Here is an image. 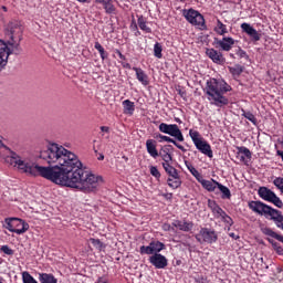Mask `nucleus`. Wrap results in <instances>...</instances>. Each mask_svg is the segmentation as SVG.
<instances>
[{"mask_svg": "<svg viewBox=\"0 0 283 283\" xmlns=\"http://www.w3.org/2000/svg\"><path fill=\"white\" fill-rule=\"evenodd\" d=\"M160 251H165V243L160 241H151L148 245L139 248L140 255H150L148 261L155 269H166L169 261L167 256L160 254Z\"/></svg>", "mask_w": 283, "mask_h": 283, "instance_id": "4", "label": "nucleus"}, {"mask_svg": "<svg viewBox=\"0 0 283 283\" xmlns=\"http://www.w3.org/2000/svg\"><path fill=\"white\" fill-rule=\"evenodd\" d=\"M195 178L196 180H198L199 182L203 179L202 178V175L200 174V171H198V169H191V172H190Z\"/></svg>", "mask_w": 283, "mask_h": 283, "instance_id": "39", "label": "nucleus"}, {"mask_svg": "<svg viewBox=\"0 0 283 283\" xmlns=\"http://www.w3.org/2000/svg\"><path fill=\"white\" fill-rule=\"evenodd\" d=\"M187 169L190 171L191 174V169H196V167H193L191 164L187 165Z\"/></svg>", "mask_w": 283, "mask_h": 283, "instance_id": "47", "label": "nucleus"}, {"mask_svg": "<svg viewBox=\"0 0 283 283\" xmlns=\"http://www.w3.org/2000/svg\"><path fill=\"white\" fill-rule=\"evenodd\" d=\"M163 168L165 169L166 174L169 176V178H176L180 176L178 174V169H176L171 164H163Z\"/></svg>", "mask_w": 283, "mask_h": 283, "instance_id": "24", "label": "nucleus"}, {"mask_svg": "<svg viewBox=\"0 0 283 283\" xmlns=\"http://www.w3.org/2000/svg\"><path fill=\"white\" fill-rule=\"evenodd\" d=\"M101 132H109V127H107V126H102V127H101Z\"/></svg>", "mask_w": 283, "mask_h": 283, "instance_id": "46", "label": "nucleus"}, {"mask_svg": "<svg viewBox=\"0 0 283 283\" xmlns=\"http://www.w3.org/2000/svg\"><path fill=\"white\" fill-rule=\"evenodd\" d=\"M237 56H239L240 59H249V55L247 54V51L242 50L241 48H239L235 52Z\"/></svg>", "mask_w": 283, "mask_h": 283, "instance_id": "38", "label": "nucleus"}, {"mask_svg": "<svg viewBox=\"0 0 283 283\" xmlns=\"http://www.w3.org/2000/svg\"><path fill=\"white\" fill-rule=\"evenodd\" d=\"M167 182H168V187H170L171 189H178L182 185V180L180 179V176L168 177Z\"/></svg>", "mask_w": 283, "mask_h": 283, "instance_id": "25", "label": "nucleus"}, {"mask_svg": "<svg viewBox=\"0 0 283 283\" xmlns=\"http://www.w3.org/2000/svg\"><path fill=\"white\" fill-rule=\"evenodd\" d=\"M172 227L179 229V231L189 232L193 229V222L176 220L172 222Z\"/></svg>", "mask_w": 283, "mask_h": 283, "instance_id": "16", "label": "nucleus"}, {"mask_svg": "<svg viewBox=\"0 0 283 283\" xmlns=\"http://www.w3.org/2000/svg\"><path fill=\"white\" fill-rule=\"evenodd\" d=\"M196 240L201 244L207 242V244H213V242H218V234L213 230H209L208 228H202L198 234H196Z\"/></svg>", "mask_w": 283, "mask_h": 283, "instance_id": "12", "label": "nucleus"}, {"mask_svg": "<svg viewBox=\"0 0 283 283\" xmlns=\"http://www.w3.org/2000/svg\"><path fill=\"white\" fill-rule=\"evenodd\" d=\"M116 54L118 55V57L120 59V61H125L126 57L123 55V53L120 52V50H116Z\"/></svg>", "mask_w": 283, "mask_h": 283, "instance_id": "44", "label": "nucleus"}, {"mask_svg": "<svg viewBox=\"0 0 283 283\" xmlns=\"http://www.w3.org/2000/svg\"><path fill=\"white\" fill-rule=\"evenodd\" d=\"M95 50H97V52H103L105 49L103 48L102 44H99V42H95L94 45Z\"/></svg>", "mask_w": 283, "mask_h": 283, "instance_id": "42", "label": "nucleus"}, {"mask_svg": "<svg viewBox=\"0 0 283 283\" xmlns=\"http://www.w3.org/2000/svg\"><path fill=\"white\" fill-rule=\"evenodd\" d=\"M161 160H164L163 165H171L174 157H171V154H169V150L167 148L163 149L159 153Z\"/></svg>", "mask_w": 283, "mask_h": 283, "instance_id": "27", "label": "nucleus"}, {"mask_svg": "<svg viewBox=\"0 0 283 283\" xmlns=\"http://www.w3.org/2000/svg\"><path fill=\"white\" fill-rule=\"evenodd\" d=\"M0 283H3V279L2 277H0Z\"/></svg>", "mask_w": 283, "mask_h": 283, "instance_id": "55", "label": "nucleus"}, {"mask_svg": "<svg viewBox=\"0 0 283 283\" xmlns=\"http://www.w3.org/2000/svg\"><path fill=\"white\" fill-rule=\"evenodd\" d=\"M231 85L222 78L211 77L206 83V96L210 105L216 107H224L229 105V98L224 96L227 92H231Z\"/></svg>", "mask_w": 283, "mask_h": 283, "instance_id": "3", "label": "nucleus"}, {"mask_svg": "<svg viewBox=\"0 0 283 283\" xmlns=\"http://www.w3.org/2000/svg\"><path fill=\"white\" fill-rule=\"evenodd\" d=\"M242 114L241 116L245 117L247 120H250L252 125H258V118H255V115L249 111L241 109Z\"/></svg>", "mask_w": 283, "mask_h": 283, "instance_id": "31", "label": "nucleus"}, {"mask_svg": "<svg viewBox=\"0 0 283 283\" xmlns=\"http://www.w3.org/2000/svg\"><path fill=\"white\" fill-rule=\"evenodd\" d=\"M228 70L234 78H238V76H240V74L244 72V67H242V65L240 64H237L234 66H229Z\"/></svg>", "mask_w": 283, "mask_h": 283, "instance_id": "29", "label": "nucleus"}, {"mask_svg": "<svg viewBox=\"0 0 283 283\" xmlns=\"http://www.w3.org/2000/svg\"><path fill=\"white\" fill-rule=\"evenodd\" d=\"M123 107H124V114L126 116H134V112H136V104H134V102L129 101V99H125L122 103Z\"/></svg>", "mask_w": 283, "mask_h": 283, "instance_id": "20", "label": "nucleus"}, {"mask_svg": "<svg viewBox=\"0 0 283 283\" xmlns=\"http://www.w3.org/2000/svg\"><path fill=\"white\" fill-rule=\"evenodd\" d=\"M159 132H161V134H168V136H172V138H176V140H178L179 143L185 142L182 130H180V128L176 124L161 123L159 125Z\"/></svg>", "mask_w": 283, "mask_h": 283, "instance_id": "10", "label": "nucleus"}, {"mask_svg": "<svg viewBox=\"0 0 283 283\" xmlns=\"http://www.w3.org/2000/svg\"><path fill=\"white\" fill-rule=\"evenodd\" d=\"M264 233H265V235H270V238H274V240H276V238H277V233L271 229H265Z\"/></svg>", "mask_w": 283, "mask_h": 283, "instance_id": "40", "label": "nucleus"}, {"mask_svg": "<svg viewBox=\"0 0 283 283\" xmlns=\"http://www.w3.org/2000/svg\"><path fill=\"white\" fill-rule=\"evenodd\" d=\"M216 48H219L223 52H231L233 45H235V40L231 36H223L222 39H214Z\"/></svg>", "mask_w": 283, "mask_h": 283, "instance_id": "13", "label": "nucleus"}, {"mask_svg": "<svg viewBox=\"0 0 283 283\" xmlns=\"http://www.w3.org/2000/svg\"><path fill=\"white\" fill-rule=\"evenodd\" d=\"M39 282L40 283H59V280H56V277H54L53 274L40 273Z\"/></svg>", "mask_w": 283, "mask_h": 283, "instance_id": "23", "label": "nucleus"}, {"mask_svg": "<svg viewBox=\"0 0 283 283\" xmlns=\"http://www.w3.org/2000/svg\"><path fill=\"white\" fill-rule=\"evenodd\" d=\"M102 6L106 14H114V12H116V7H114L112 0H106Z\"/></svg>", "mask_w": 283, "mask_h": 283, "instance_id": "30", "label": "nucleus"}, {"mask_svg": "<svg viewBox=\"0 0 283 283\" xmlns=\"http://www.w3.org/2000/svg\"><path fill=\"white\" fill-rule=\"evenodd\" d=\"M200 185L203 187V189H206L207 191L213 192L216 191V189H218V185H220V182L211 179V180H207V179H202L199 181Z\"/></svg>", "mask_w": 283, "mask_h": 283, "instance_id": "18", "label": "nucleus"}, {"mask_svg": "<svg viewBox=\"0 0 283 283\" xmlns=\"http://www.w3.org/2000/svg\"><path fill=\"white\" fill-rule=\"evenodd\" d=\"M154 56L156 59H163V45L158 42L154 45Z\"/></svg>", "mask_w": 283, "mask_h": 283, "instance_id": "33", "label": "nucleus"}, {"mask_svg": "<svg viewBox=\"0 0 283 283\" xmlns=\"http://www.w3.org/2000/svg\"><path fill=\"white\" fill-rule=\"evenodd\" d=\"M258 196L261 198V200H264L265 202H271L274 205V207H277V209H282L283 202L273 190L269 189L268 187H260L258 189Z\"/></svg>", "mask_w": 283, "mask_h": 283, "instance_id": "8", "label": "nucleus"}, {"mask_svg": "<svg viewBox=\"0 0 283 283\" xmlns=\"http://www.w3.org/2000/svg\"><path fill=\"white\" fill-rule=\"evenodd\" d=\"M137 23L140 30L146 34H151V28L147 27V20L143 15L137 19Z\"/></svg>", "mask_w": 283, "mask_h": 283, "instance_id": "26", "label": "nucleus"}, {"mask_svg": "<svg viewBox=\"0 0 283 283\" xmlns=\"http://www.w3.org/2000/svg\"><path fill=\"white\" fill-rule=\"evenodd\" d=\"M217 188L219 189V191L222 193L221 198L223 200H231V190H229V188H227V186L222 185L219 182V185L217 186Z\"/></svg>", "mask_w": 283, "mask_h": 283, "instance_id": "28", "label": "nucleus"}, {"mask_svg": "<svg viewBox=\"0 0 283 283\" xmlns=\"http://www.w3.org/2000/svg\"><path fill=\"white\" fill-rule=\"evenodd\" d=\"M172 145H175V147H177V149H180L181 151H186L185 146L178 144L176 140H175V143H172Z\"/></svg>", "mask_w": 283, "mask_h": 283, "instance_id": "43", "label": "nucleus"}, {"mask_svg": "<svg viewBox=\"0 0 283 283\" xmlns=\"http://www.w3.org/2000/svg\"><path fill=\"white\" fill-rule=\"evenodd\" d=\"M214 32L219 34V36H224V34H229V29H227V24L222 23V21L218 19L214 27Z\"/></svg>", "mask_w": 283, "mask_h": 283, "instance_id": "22", "label": "nucleus"}, {"mask_svg": "<svg viewBox=\"0 0 283 283\" xmlns=\"http://www.w3.org/2000/svg\"><path fill=\"white\" fill-rule=\"evenodd\" d=\"M90 242L97 249V251H103V249H105V243H103L99 239L91 238Z\"/></svg>", "mask_w": 283, "mask_h": 283, "instance_id": "32", "label": "nucleus"}, {"mask_svg": "<svg viewBox=\"0 0 283 283\" xmlns=\"http://www.w3.org/2000/svg\"><path fill=\"white\" fill-rule=\"evenodd\" d=\"M40 158L54 166H39L34 159H23L17 153H11L4 160L8 165L17 167L21 174L41 176L55 185L77 189L83 193H94L103 182V177L83 170V163L76 154L56 143H50L45 149L40 150Z\"/></svg>", "mask_w": 283, "mask_h": 283, "instance_id": "1", "label": "nucleus"}, {"mask_svg": "<svg viewBox=\"0 0 283 283\" xmlns=\"http://www.w3.org/2000/svg\"><path fill=\"white\" fill-rule=\"evenodd\" d=\"M150 175L156 178V180H160V170H158V167L156 166H149Z\"/></svg>", "mask_w": 283, "mask_h": 283, "instance_id": "34", "label": "nucleus"}, {"mask_svg": "<svg viewBox=\"0 0 283 283\" xmlns=\"http://www.w3.org/2000/svg\"><path fill=\"white\" fill-rule=\"evenodd\" d=\"M156 138H160V142L164 140L165 143H172V144L176 143V139L161 134L157 135Z\"/></svg>", "mask_w": 283, "mask_h": 283, "instance_id": "36", "label": "nucleus"}, {"mask_svg": "<svg viewBox=\"0 0 283 283\" xmlns=\"http://www.w3.org/2000/svg\"><path fill=\"white\" fill-rule=\"evenodd\" d=\"M206 54L208 59H211L213 63L217 65H224L227 63V59H224V55H222V52L216 50V49H207Z\"/></svg>", "mask_w": 283, "mask_h": 283, "instance_id": "14", "label": "nucleus"}, {"mask_svg": "<svg viewBox=\"0 0 283 283\" xmlns=\"http://www.w3.org/2000/svg\"><path fill=\"white\" fill-rule=\"evenodd\" d=\"M189 136L198 151L203 154V156H208V158H213V150L211 149V145L202 138V135L198 130L190 129Z\"/></svg>", "mask_w": 283, "mask_h": 283, "instance_id": "5", "label": "nucleus"}, {"mask_svg": "<svg viewBox=\"0 0 283 283\" xmlns=\"http://www.w3.org/2000/svg\"><path fill=\"white\" fill-rule=\"evenodd\" d=\"M135 74H136V78L137 81H139V83H142V85H149V76H147L145 74V71H143V69L140 67H133Z\"/></svg>", "mask_w": 283, "mask_h": 283, "instance_id": "17", "label": "nucleus"}, {"mask_svg": "<svg viewBox=\"0 0 283 283\" xmlns=\"http://www.w3.org/2000/svg\"><path fill=\"white\" fill-rule=\"evenodd\" d=\"M3 12H8V8L7 7H1Z\"/></svg>", "mask_w": 283, "mask_h": 283, "instance_id": "53", "label": "nucleus"}, {"mask_svg": "<svg viewBox=\"0 0 283 283\" xmlns=\"http://www.w3.org/2000/svg\"><path fill=\"white\" fill-rule=\"evenodd\" d=\"M241 30H242V32L248 34V36H250V39H252V41H260V39H261L260 33L258 32V30H255V28L251 27L250 23L243 22L241 24Z\"/></svg>", "mask_w": 283, "mask_h": 283, "instance_id": "15", "label": "nucleus"}, {"mask_svg": "<svg viewBox=\"0 0 283 283\" xmlns=\"http://www.w3.org/2000/svg\"><path fill=\"white\" fill-rule=\"evenodd\" d=\"M6 42L0 40V70L8 65L10 54L19 55L23 52L21 41H23V27L19 21H11L4 29Z\"/></svg>", "mask_w": 283, "mask_h": 283, "instance_id": "2", "label": "nucleus"}, {"mask_svg": "<svg viewBox=\"0 0 283 283\" xmlns=\"http://www.w3.org/2000/svg\"><path fill=\"white\" fill-rule=\"evenodd\" d=\"M184 17L191 25L198 28V30H207V24L205 23V17L195 9L184 10Z\"/></svg>", "mask_w": 283, "mask_h": 283, "instance_id": "6", "label": "nucleus"}, {"mask_svg": "<svg viewBox=\"0 0 283 283\" xmlns=\"http://www.w3.org/2000/svg\"><path fill=\"white\" fill-rule=\"evenodd\" d=\"M80 3H87V0H77Z\"/></svg>", "mask_w": 283, "mask_h": 283, "instance_id": "52", "label": "nucleus"}, {"mask_svg": "<svg viewBox=\"0 0 283 283\" xmlns=\"http://www.w3.org/2000/svg\"><path fill=\"white\" fill-rule=\"evenodd\" d=\"M3 148V142L0 139V149Z\"/></svg>", "mask_w": 283, "mask_h": 283, "instance_id": "54", "label": "nucleus"}, {"mask_svg": "<svg viewBox=\"0 0 283 283\" xmlns=\"http://www.w3.org/2000/svg\"><path fill=\"white\" fill-rule=\"evenodd\" d=\"M248 207L251 209V211H253V213H258V216H264V218H270V216H272L275 211V209L262 201H250Z\"/></svg>", "mask_w": 283, "mask_h": 283, "instance_id": "9", "label": "nucleus"}, {"mask_svg": "<svg viewBox=\"0 0 283 283\" xmlns=\"http://www.w3.org/2000/svg\"><path fill=\"white\" fill-rule=\"evenodd\" d=\"M99 56H101L102 61H105L107 59V55L105 54V50L99 52Z\"/></svg>", "mask_w": 283, "mask_h": 283, "instance_id": "45", "label": "nucleus"}, {"mask_svg": "<svg viewBox=\"0 0 283 283\" xmlns=\"http://www.w3.org/2000/svg\"><path fill=\"white\" fill-rule=\"evenodd\" d=\"M208 207L211 209L214 218H219L229 227L233 226V219H231V217H229V214H227V212H224L216 201L208 199Z\"/></svg>", "mask_w": 283, "mask_h": 283, "instance_id": "11", "label": "nucleus"}, {"mask_svg": "<svg viewBox=\"0 0 283 283\" xmlns=\"http://www.w3.org/2000/svg\"><path fill=\"white\" fill-rule=\"evenodd\" d=\"M237 154L241 163H249V160H251V150L247 147H238Z\"/></svg>", "mask_w": 283, "mask_h": 283, "instance_id": "19", "label": "nucleus"}, {"mask_svg": "<svg viewBox=\"0 0 283 283\" xmlns=\"http://www.w3.org/2000/svg\"><path fill=\"white\" fill-rule=\"evenodd\" d=\"M146 149L149 156H151V158H158V149L156 148V140L147 139Z\"/></svg>", "mask_w": 283, "mask_h": 283, "instance_id": "21", "label": "nucleus"}, {"mask_svg": "<svg viewBox=\"0 0 283 283\" xmlns=\"http://www.w3.org/2000/svg\"><path fill=\"white\" fill-rule=\"evenodd\" d=\"M0 250L2 251V253H4L6 255H14V250L10 249V247L8 245H2L0 248Z\"/></svg>", "mask_w": 283, "mask_h": 283, "instance_id": "37", "label": "nucleus"}, {"mask_svg": "<svg viewBox=\"0 0 283 283\" xmlns=\"http://www.w3.org/2000/svg\"><path fill=\"white\" fill-rule=\"evenodd\" d=\"M163 230L164 231H175L174 227H171V224H169V223H164Z\"/></svg>", "mask_w": 283, "mask_h": 283, "instance_id": "41", "label": "nucleus"}, {"mask_svg": "<svg viewBox=\"0 0 283 283\" xmlns=\"http://www.w3.org/2000/svg\"><path fill=\"white\" fill-rule=\"evenodd\" d=\"M98 160H105V156L99 155Z\"/></svg>", "mask_w": 283, "mask_h": 283, "instance_id": "51", "label": "nucleus"}, {"mask_svg": "<svg viewBox=\"0 0 283 283\" xmlns=\"http://www.w3.org/2000/svg\"><path fill=\"white\" fill-rule=\"evenodd\" d=\"M124 67H127L128 70L132 67V65H129V63L124 64Z\"/></svg>", "mask_w": 283, "mask_h": 283, "instance_id": "50", "label": "nucleus"}, {"mask_svg": "<svg viewBox=\"0 0 283 283\" xmlns=\"http://www.w3.org/2000/svg\"><path fill=\"white\" fill-rule=\"evenodd\" d=\"M273 185H274V187H276V189H279L281 191V193H283V178L282 177H276L273 180Z\"/></svg>", "mask_w": 283, "mask_h": 283, "instance_id": "35", "label": "nucleus"}, {"mask_svg": "<svg viewBox=\"0 0 283 283\" xmlns=\"http://www.w3.org/2000/svg\"><path fill=\"white\" fill-rule=\"evenodd\" d=\"M4 224L8 231H10L11 233H17V235H22V233H25V231L30 229V224L19 218L6 219Z\"/></svg>", "mask_w": 283, "mask_h": 283, "instance_id": "7", "label": "nucleus"}, {"mask_svg": "<svg viewBox=\"0 0 283 283\" xmlns=\"http://www.w3.org/2000/svg\"><path fill=\"white\" fill-rule=\"evenodd\" d=\"M230 238H233L234 240H238V235H235V233H230Z\"/></svg>", "mask_w": 283, "mask_h": 283, "instance_id": "49", "label": "nucleus"}, {"mask_svg": "<svg viewBox=\"0 0 283 283\" xmlns=\"http://www.w3.org/2000/svg\"><path fill=\"white\" fill-rule=\"evenodd\" d=\"M175 122H176V123H179V125L182 124V120H181L179 117H176V118H175Z\"/></svg>", "mask_w": 283, "mask_h": 283, "instance_id": "48", "label": "nucleus"}]
</instances>
